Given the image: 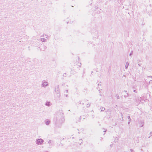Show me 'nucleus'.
<instances>
[{
    "mask_svg": "<svg viewBox=\"0 0 152 152\" xmlns=\"http://www.w3.org/2000/svg\"><path fill=\"white\" fill-rule=\"evenodd\" d=\"M37 142L38 143H39L40 144L42 143V142H43V140L42 139H39L38 140Z\"/></svg>",
    "mask_w": 152,
    "mask_h": 152,
    "instance_id": "obj_1",
    "label": "nucleus"
},
{
    "mask_svg": "<svg viewBox=\"0 0 152 152\" xmlns=\"http://www.w3.org/2000/svg\"><path fill=\"white\" fill-rule=\"evenodd\" d=\"M42 40L43 42H44V40H42Z\"/></svg>",
    "mask_w": 152,
    "mask_h": 152,
    "instance_id": "obj_3",
    "label": "nucleus"
},
{
    "mask_svg": "<svg viewBox=\"0 0 152 152\" xmlns=\"http://www.w3.org/2000/svg\"><path fill=\"white\" fill-rule=\"evenodd\" d=\"M48 85V83L47 82H44L43 83V86H46Z\"/></svg>",
    "mask_w": 152,
    "mask_h": 152,
    "instance_id": "obj_2",
    "label": "nucleus"
}]
</instances>
